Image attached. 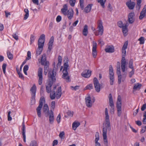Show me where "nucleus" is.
<instances>
[{"label":"nucleus","instance_id":"f704fd0d","mask_svg":"<svg viewBox=\"0 0 146 146\" xmlns=\"http://www.w3.org/2000/svg\"><path fill=\"white\" fill-rule=\"evenodd\" d=\"M134 85H135L133 88V89L134 90L139 89L142 85L141 84L139 83L135 84Z\"/></svg>","mask_w":146,"mask_h":146},{"label":"nucleus","instance_id":"3c124183","mask_svg":"<svg viewBox=\"0 0 146 146\" xmlns=\"http://www.w3.org/2000/svg\"><path fill=\"white\" fill-rule=\"evenodd\" d=\"M17 73L19 75V77L21 78V79H23L24 76L20 72V71L19 70L17 69Z\"/></svg>","mask_w":146,"mask_h":146},{"label":"nucleus","instance_id":"0e129e2a","mask_svg":"<svg viewBox=\"0 0 146 146\" xmlns=\"http://www.w3.org/2000/svg\"><path fill=\"white\" fill-rule=\"evenodd\" d=\"M61 119V116L60 114H58L56 118V120L58 123H59L60 122V119Z\"/></svg>","mask_w":146,"mask_h":146},{"label":"nucleus","instance_id":"c85d7f7f","mask_svg":"<svg viewBox=\"0 0 146 146\" xmlns=\"http://www.w3.org/2000/svg\"><path fill=\"white\" fill-rule=\"evenodd\" d=\"M36 90V87L35 85L34 84L33 85V86L30 89V91L32 92V95H34V96H35Z\"/></svg>","mask_w":146,"mask_h":146},{"label":"nucleus","instance_id":"58836bf2","mask_svg":"<svg viewBox=\"0 0 146 146\" xmlns=\"http://www.w3.org/2000/svg\"><path fill=\"white\" fill-rule=\"evenodd\" d=\"M56 96L55 91H53L52 93H51L50 95V98L51 99L53 100L55 99Z\"/></svg>","mask_w":146,"mask_h":146},{"label":"nucleus","instance_id":"69168bd1","mask_svg":"<svg viewBox=\"0 0 146 146\" xmlns=\"http://www.w3.org/2000/svg\"><path fill=\"white\" fill-rule=\"evenodd\" d=\"M143 116L144 117L143 119V123H145V122H146L145 120L146 119V111L144 112Z\"/></svg>","mask_w":146,"mask_h":146},{"label":"nucleus","instance_id":"aec40b11","mask_svg":"<svg viewBox=\"0 0 146 146\" xmlns=\"http://www.w3.org/2000/svg\"><path fill=\"white\" fill-rule=\"evenodd\" d=\"M126 4L129 8L130 9H133L135 5V3L133 2L130 1L127 2Z\"/></svg>","mask_w":146,"mask_h":146},{"label":"nucleus","instance_id":"c9c22d12","mask_svg":"<svg viewBox=\"0 0 146 146\" xmlns=\"http://www.w3.org/2000/svg\"><path fill=\"white\" fill-rule=\"evenodd\" d=\"M98 2L100 3L103 8L104 7V4L106 2V0H97Z\"/></svg>","mask_w":146,"mask_h":146},{"label":"nucleus","instance_id":"680f3d73","mask_svg":"<svg viewBox=\"0 0 146 146\" xmlns=\"http://www.w3.org/2000/svg\"><path fill=\"white\" fill-rule=\"evenodd\" d=\"M32 97L31 98V103L32 104H33L35 103V96H34V95H32Z\"/></svg>","mask_w":146,"mask_h":146},{"label":"nucleus","instance_id":"a19ab883","mask_svg":"<svg viewBox=\"0 0 146 146\" xmlns=\"http://www.w3.org/2000/svg\"><path fill=\"white\" fill-rule=\"evenodd\" d=\"M7 53L8 58L10 60H12L13 58V54L9 51H7Z\"/></svg>","mask_w":146,"mask_h":146},{"label":"nucleus","instance_id":"5701e85b","mask_svg":"<svg viewBox=\"0 0 146 146\" xmlns=\"http://www.w3.org/2000/svg\"><path fill=\"white\" fill-rule=\"evenodd\" d=\"M68 11V7L66 4L64 5L63 7L61 9V12L64 15L66 14Z\"/></svg>","mask_w":146,"mask_h":146},{"label":"nucleus","instance_id":"20e7f679","mask_svg":"<svg viewBox=\"0 0 146 146\" xmlns=\"http://www.w3.org/2000/svg\"><path fill=\"white\" fill-rule=\"evenodd\" d=\"M120 63L118 62L117 63V74L118 76V82L119 84H120L121 83V81H124L125 79V76L123 75L122 77L121 74L120 68Z\"/></svg>","mask_w":146,"mask_h":146},{"label":"nucleus","instance_id":"4d7b16f0","mask_svg":"<svg viewBox=\"0 0 146 146\" xmlns=\"http://www.w3.org/2000/svg\"><path fill=\"white\" fill-rule=\"evenodd\" d=\"M93 86L92 84H90L88 85H87L86 87V89H89L90 90L93 88Z\"/></svg>","mask_w":146,"mask_h":146},{"label":"nucleus","instance_id":"72a5a7b5","mask_svg":"<svg viewBox=\"0 0 146 146\" xmlns=\"http://www.w3.org/2000/svg\"><path fill=\"white\" fill-rule=\"evenodd\" d=\"M62 60V58L61 56H59L58 58V63L57 64L56 66L58 67H59L61 65Z\"/></svg>","mask_w":146,"mask_h":146},{"label":"nucleus","instance_id":"1a4fd4ad","mask_svg":"<svg viewBox=\"0 0 146 146\" xmlns=\"http://www.w3.org/2000/svg\"><path fill=\"white\" fill-rule=\"evenodd\" d=\"M45 101V100L44 98L41 97L39 101V104L36 109L37 115L39 117H41V110L43 105V103Z\"/></svg>","mask_w":146,"mask_h":146},{"label":"nucleus","instance_id":"b1692460","mask_svg":"<svg viewBox=\"0 0 146 146\" xmlns=\"http://www.w3.org/2000/svg\"><path fill=\"white\" fill-rule=\"evenodd\" d=\"M102 135L104 144L105 146H108V141L107 139V134L105 133H103Z\"/></svg>","mask_w":146,"mask_h":146},{"label":"nucleus","instance_id":"4be33fe9","mask_svg":"<svg viewBox=\"0 0 146 146\" xmlns=\"http://www.w3.org/2000/svg\"><path fill=\"white\" fill-rule=\"evenodd\" d=\"M62 94V90L61 87H59L57 89L56 92V97L57 99H58L60 98Z\"/></svg>","mask_w":146,"mask_h":146},{"label":"nucleus","instance_id":"bf43d9fd","mask_svg":"<svg viewBox=\"0 0 146 146\" xmlns=\"http://www.w3.org/2000/svg\"><path fill=\"white\" fill-rule=\"evenodd\" d=\"M134 73V69H132V70L129 73V76L130 78H131Z\"/></svg>","mask_w":146,"mask_h":146},{"label":"nucleus","instance_id":"a18cd8bd","mask_svg":"<svg viewBox=\"0 0 146 146\" xmlns=\"http://www.w3.org/2000/svg\"><path fill=\"white\" fill-rule=\"evenodd\" d=\"M45 35L44 34H42L41 35L40 37L38 39V40H40V41H43L44 42L45 41Z\"/></svg>","mask_w":146,"mask_h":146},{"label":"nucleus","instance_id":"f8f14e48","mask_svg":"<svg viewBox=\"0 0 146 146\" xmlns=\"http://www.w3.org/2000/svg\"><path fill=\"white\" fill-rule=\"evenodd\" d=\"M94 87L96 91L99 92L100 91V84L98 79L94 78L93 80Z\"/></svg>","mask_w":146,"mask_h":146},{"label":"nucleus","instance_id":"6ab92c4d","mask_svg":"<svg viewBox=\"0 0 146 146\" xmlns=\"http://www.w3.org/2000/svg\"><path fill=\"white\" fill-rule=\"evenodd\" d=\"M22 134L23 136V139L25 142H26V136H25V127L24 125V122H23L22 124Z\"/></svg>","mask_w":146,"mask_h":146},{"label":"nucleus","instance_id":"7c9ffc66","mask_svg":"<svg viewBox=\"0 0 146 146\" xmlns=\"http://www.w3.org/2000/svg\"><path fill=\"white\" fill-rule=\"evenodd\" d=\"M92 5V4H90L87 5L84 9V11L86 13H88L90 12L91 9V7Z\"/></svg>","mask_w":146,"mask_h":146},{"label":"nucleus","instance_id":"c03bdc74","mask_svg":"<svg viewBox=\"0 0 146 146\" xmlns=\"http://www.w3.org/2000/svg\"><path fill=\"white\" fill-rule=\"evenodd\" d=\"M59 137L61 139H64L65 137V133L64 131H62L60 132Z\"/></svg>","mask_w":146,"mask_h":146},{"label":"nucleus","instance_id":"423d86ee","mask_svg":"<svg viewBox=\"0 0 146 146\" xmlns=\"http://www.w3.org/2000/svg\"><path fill=\"white\" fill-rule=\"evenodd\" d=\"M121 98L120 96H118L117 101L116 107L117 113L118 116H120L121 113Z\"/></svg>","mask_w":146,"mask_h":146},{"label":"nucleus","instance_id":"0eeeda50","mask_svg":"<svg viewBox=\"0 0 146 146\" xmlns=\"http://www.w3.org/2000/svg\"><path fill=\"white\" fill-rule=\"evenodd\" d=\"M98 34L96 33L95 35L96 36L98 35H102L104 32V27L103 26V23L101 20H99L97 22Z\"/></svg>","mask_w":146,"mask_h":146},{"label":"nucleus","instance_id":"f03ea898","mask_svg":"<svg viewBox=\"0 0 146 146\" xmlns=\"http://www.w3.org/2000/svg\"><path fill=\"white\" fill-rule=\"evenodd\" d=\"M105 123L104 124L103 129V133L107 134V130L110 131L111 130V125L109 119V116L108 113V110L107 108L105 110Z\"/></svg>","mask_w":146,"mask_h":146},{"label":"nucleus","instance_id":"473e14b6","mask_svg":"<svg viewBox=\"0 0 146 146\" xmlns=\"http://www.w3.org/2000/svg\"><path fill=\"white\" fill-rule=\"evenodd\" d=\"M24 12H25V14L24 16V20H26L29 17V11L28 9H24Z\"/></svg>","mask_w":146,"mask_h":146},{"label":"nucleus","instance_id":"e433bc0d","mask_svg":"<svg viewBox=\"0 0 146 146\" xmlns=\"http://www.w3.org/2000/svg\"><path fill=\"white\" fill-rule=\"evenodd\" d=\"M43 50L41 48H38L36 52V56H38L42 52V50Z\"/></svg>","mask_w":146,"mask_h":146},{"label":"nucleus","instance_id":"13d9d810","mask_svg":"<svg viewBox=\"0 0 146 146\" xmlns=\"http://www.w3.org/2000/svg\"><path fill=\"white\" fill-rule=\"evenodd\" d=\"M109 102L110 106L111 107H114V105L113 99L109 100Z\"/></svg>","mask_w":146,"mask_h":146},{"label":"nucleus","instance_id":"338daca9","mask_svg":"<svg viewBox=\"0 0 146 146\" xmlns=\"http://www.w3.org/2000/svg\"><path fill=\"white\" fill-rule=\"evenodd\" d=\"M67 113L68 116L72 117L73 114V112L70 111H68L67 112Z\"/></svg>","mask_w":146,"mask_h":146},{"label":"nucleus","instance_id":"7ed1b4c3","mask_svg":"<svg viewBox=\"0 0 146 146\" xmlns=\"http://www.w3.org/2000/svg\"><path fill=\"white\" fill-rule=\"evenodd\" d=\"M64 61H66L64 65V68L62 71L63 74L62 78L65 80L67 82L70 81V76H68V74L67 71L68 68V59L67 58H65Z\"/></svg>","mask_w":146,"mask_h":146},{"label":"nucleus","instance_id":"9b49d317","mask_svg":"<svg viewBox=\"0 0 146 146\" xmlns=\"http://www.w3.org/2000/svg\"><path fill=\"white\" fill-rule=\"evenodd\" d=\"M41 63L42 65H44V70L48 71V62L46 60V57L45 54H43L42 56Z\"/></svg>","mask_w":146,"mask_h":146},{"label":"nucleus","instance_id":"ea45409f","mask_svg":"<svg viewBox=\"0 0 146 146\" xmlns=\"http://www.w3.org/2000/svg\"><path fill=\"white\" fill-rule=\"evenodd\" d=\"M137 4L136 7L138 10H139L141 7V0H137Z\"/></svg>","mask_w":146,"mask_h":146},{"label":"nucleus","instance_id":"603ef678","mask_svg":"<svg viewBox=\"0 0 146 146\" xmlns=\"http://www.w3.org/2000/svg\"><path fill=\"white\" fill-rule=\"evenodd\" d=\"M128 44V42L127 41H126L124 43L123 45L122 48V49H125L127 48V46Z\"/></svg>","mask_w":146,"mask_h":146},{"label":"nucleus","instance_id":"2eb2a0df","mask_svg":"<svg viewBox=\"0 0 146 146\" xmlns=\"http://www.w3.org/2000/svg\"><path fill=\"white\" fill-rule=\"evenodd\" d=\"M93 47H92V55L94 58H96L97 54V43L95 41L93 42Z\"/></svg>","mask_w":146,"mask_h":146},{"label":"nucleus","instance_id":"79ce46f5","mask_svg":"<svg viewBox=\"0 0 146 146\" xmlns=\"http://www.w3.org/2000/svg\"><path fill=\"white\" fill-rule=\"evenodd\" d=\"M133 60L131 59L129 62V68L132 69H134L133 67Z\"/></svg>","mask_w":146,"mask_h":146},{"label":"nucleus","instance_id":"412c9836","mask_svg":"<svg viewBox=\"0 0 146 146\" xmlns=\"http://www.w3.org/2000/svg\"><path fill=\"white\" fill-rule=\"evenodd\" d=\"M146 12V5L144 6L142 11L141 12L140 15L139 17V19L140 20L142 19L145 17Z\"/></svg>","mask_w":146,"mask_h":146},{"label":"nucleus","instance_id":"774afa93","mask_svg":"<svg viewBox=\"0 0 146 146\" xmlns=\"http://www.w3.org/2000/svg\"><path fill=\"white\" fill-rule=\"evenodd\" d=\"M145 109H146V104H145L142 106L141 109L142 111H143Z\"/></svg>","mask_w":146,"mask_h":146},{"label":"nucleus","instance_id":"f257e3e1","mask_svg":"<svg viewBox=\"0 0 146 146\" xmlns=\"http://www.w3.org/2000/svg\"><path fill=\"white\" fill-rule=\"evenodd\" d=\"M56 69L54 67L52 71H49L48 74V80L46 84V92L49 93L51 92V87L54 82L56 80Z\"/></svg>","mask_w":146,"mask_h":146},{"label":"nucleus","instance_id":"49530a36","mask_svg":"<svg viewBox=\"0 0 146 146\" xmlns=\"http://www.w3.org/2000/svg\"><path fill=\"white\" fill-rule=\"evenodd\" d=\"M95 142L98 141L99 139V133L96 132L95 135Z\"/></svg>","mask_w":146,"mask_h":146},{"label":"nucleus","instance_id":"6e6552de","mask_svg":"<svg viewBox=\"0 0 146 146\" xmlns=\"http://www.w3.org/2000/svg\"><path fill=\"white\" fill-rule=\"evenodd\" d=\"M86 104L88 108H91L92 106L93 103L94 102L95 99L94 98L91 100V98L90 95H88L85 99Z\"/></svg>","mask_w":146,"mask_h":146},{"label":"nucleus","instance_id":"052dcab7","mask_svg":"<svg viewBox=\"0 0 146 146\" xmlns=\"http://www.w3.org/2000/svg\"><path fill=\"white\" fill-rule=\"evenodd\" d=\"M79 86H76L75 87H73L72 86H70L71 88L73 90H76L77 89H78Z\"/></svg>","mask_w":146,"mask_h":146},{"label":"nucleus","instance_id":"09e8293b","mask_svg":"<svg viewBox=\"0 0 146 146\" xmlns=\"http://www.w3.org/2000/svg\"><path fill=\"white\" fill-rule=\"evenodd\" d=\"M35 36L33 35H31L30 38L31 44L34 41L35 39Z\"/></svg>","mask_w":146,"mask_h":146},{"label":"nucleus","instance_id":"de8ad7c7","mask_svg":"<svg viewBox=\"0 0 146 146\" xmlns=\"http://www.w3.org/2000/svg\"><path fill=\"white\" fill-rule=\"evenodd\" d=\"M76 0H70L69 3L70 5L72 7H74L75 5Z\"/></svg>","mask_w":146,"mask_h":146},{"label":"nucleus","instance_id":"2f4dec72","mask_svg":"<svg viewBox=\"0 0 146 146\" xmlns=\"http://www.w3.org/2000/svg\"><path fill=\"white\" fill-rule=\"evenodd\" d=\"M44 42L43 41H40L38 40V48L43 49L44 46Z\"/></svg>","mask_w":146,"mask_h":146},{"label":"nucleus","instance_id":"4468645a","mask_svg":"<svg viewBox=\"0 0 146 146\" xmlns=\"http://www.w3.org/2000/svg\"><path fill=\"white\" fill-rule=\"evenodd\" d=\"M135 20V14L133 12L130 13L128 16L127 21L129 24H132Z\"/></svg>","mask_w":146,"mask_h":146},{"label":"nucleus","instance_id":"8fccbe9b","mask_svg":"<svg viewBox=\"0 0 146 146\" xmlns=\"http://www.w3.org/2000/svg\"><path fill=\"white\" fill-rule=\"evenodd\" d=\"M7 65V64L5 63L3 64L2 65V69L3 72L4 74H5L6 73L5 69Z\"/></svg>","mask_w":146,"mask_h":146},{"label":"nucleus","instance_id":"6e6d98bb","mask_svg":"<svg viewBox=\"0 0 146 146\" xmlns=\"http://www.w3.org/2000/svg\"><path fill=\"white\" fill-rule=\"evenodd\" d=\"M118 26L120 28H122L124 27L122 22L121 21H119L118 22Z\"/></svg>","mask_w":146,"mask_h":146},{"label":"nucleus","instance_id":"393cba45","mask_svg":"<svg viewBox=\"0 0 146 146\" xmlns=\"http://www.w3.org/2000/svg\"><path fill=\"white\" fill-rule=\"evenodd\" d=\"M82 34L85 36H86L88 34V26L86 25H85L84 27Z\"/></svg>","mask_w":146,"mask_h":146},{"label":"nucleus","instance_id":"a211bd4d","mask_svg":"<svg viewBox=\"0 0 146 146\" xmlns=\"http://www.w3.org/2000/svg\"><path fill=\"white\" fill-rule=\"evenodd\" d=\"M73 15V11L72 9L71 8L69 9L66 13V14L65 16H67L68 19L70 20L72 18Z\"/></svg>","mask_w":146,"mask_h":146},{"label":"nucleus","instance_id":"37998d69","mask_svg":"<svg viewBox=\"0 0 146 146\" xmlns=\"http://www.w3.org/2000/svg\"><path fill=\"white\" fill-rule=\"evenodd\" d=\"M37 143L36 141L33 140L31 141L30 146H37Z\"/></svg>","mask_w":146,"mask_h":146},{"label":"nucleus","instance_id":"5fc2aeb1","mask_svg":"<svg viewBox=\"0 0 146 146\" xmlns=\"http://www.w3.org/2000/svg\"><path fill=\"white\" fill-rule=\"evenodd\" d=\"M27 57L26 60H29L31 58V52L30 51H28L27 53Z\"/></svg>","mask_w":146,"mask_h":146},{"label":"nucleus","instance_id":"9d476101","mask_svg":"<svg viewBox=\"0 0 146 146\" xmlns=\"http://www.w3.org/2000/svg\"><path fill=\"white\" fill-rule=\"evenodd\" d=\"M109 74L110 84L111 85H112L113 84L114 78V73L113 72V68L111 65H110L109 66Z\"/></svg>","mask_w":146,"mask_h":146},{"label":"nucleus","instance_id":"c756f323","mask_svg":"<svg viewBox=\"0 0 146 146\" xmlns=\"http://www.w3.org/2000/svg\"><path fill=\"white\" fill-rule=\"evenodd\" d=\"M105 51L107 52H113L114 51V48L113 46H109L105 49Z\"/></svg>","mask_w":146,"mask_h":146},{"label":"nucleus","instance_id":"bb28decb","mask_svg":"<svg viewBox=\"0 0 146 146\" xmlns=\"http://www.w3.org/2000/svg\"><path fill=\"white\" fill-rule=\"evenodd\" d=\"M49 109L48 105L47 104H45L43 107V112L46 114V117L47 116V113L48 114Z\"/></svg>","mask_w":146,"mask_h":146},{"label":"nucleus","instance_id":"e2e57ef3","mask_svg":"<svg viewBox=\"0 0 146 146\" xmlns=\"http://www.w3.org/2000/svg\"><path fill=\"white\" fill-rule=\"evenodd\" d=\"M11 113V111H9L8 113V120L9 121H10L12 120V117L10 116V114Z\"/></svg>","mask_w":146,"mask_h":146},{"label":"nucleus","instance_id":"4c0bfd02","mask_svg":"<svg viewBox=\"0 0 146 146\" xmlns=\"http://www.w3.org/2000/svg\"><path fill=\"white\" fill-rule=\"evenodd\" d=\"M138 40L140 41L139 44H143L144 43L145 38L141 36L138 39Z\"/></svg>","mask_w":146,"mask_h":146},{"label":"nucleus","instance_id":"a878e982","mask_svg":"<svg viewBox=\"0 0 146 146\" xmlns=\"http://www.w3.org/2000/svg\"><path fill=\"white\" fill-rule=\"evenodd\" d=\"M128 26V24L127 23H126L123 27L122 28V32L123 33L124 35L125 36L127 34L126 33L127 32V27Z\"/></svg>","mask_w":146,"mask_h":146},{"label":"nucleus","instance_id":"39448f33","mask_svg":"<svg viewBox=\"0 0 146 146\" xmlns=\"http://www.w3.org/2000/svg\"><path fill=\"white\" fill-rule=\"evenodd\" d=\"M126 54L125 49H122V58L121 62V68L122 71L124 72L125 70V66L126 64V61L125 58V56Z\"/></svg>","mask_w":146,"mask_h":146},{"label":"nucleus","instance_id":"dca6fc26","mask_svg":"<svg viewBox=\"0 0 146 146\" xmlns=\"http://www.w3.org/2000/svg\"><path fill=\"white\" fill-rule=\"evenodd\" d=\"M92 71L89 70H86L82 73V76L85 78L89 77L91 75Z\"/></svg>","mask_w":146,"mask_h":146},{"label":"nucleus","instance_id":"864d4df0","mask_svg":"<svg viewBox=\"0 0 146 146\" xmlns=\"http://www.w3.org/2000/svg\"><path fill=\"white\" fill-rule=\"evenodd\" d=\"M55 101H52L51 103V109L54 110L55 108Z\"/></svg>","mask_w":146,"mask_h":146},{"label":"nucleus","instance_id":"f3484780","mask_svg":"<svg viewBox=\"0 0 146 146\" xmlns=\"http://www.w3.org/2000/svg\"><path fill=\"white\" fill-rule=\"evenodd\" d=\"M48 114L49 116V123L52 124L54 122V113L52 111V110H50Z\"/></svg>","mask_w":146,"mask_h":146},{"label":"nucleus","instance_id":"ddd939ff","mask_svg":"<svg viewBox=\"0 0 146 146\" xmlns=\"http://www.w3.org/2000/svg\"><path fill=\"white\" fill-rule=\"evenodd\" d=\"M42 69L41 68H39L38 71V76L39 77L38 84L39 85H41L42 82Z\"/></svg>","mask_w":146,"mask_h":146},{"label":"nucleus","instance_id":"cd10ccee","mask_svg":"<svg viewBox=\"0 0 146 146\" xmlns=\"http://www.w3.org/2000/svg\"><path fill=\"white\" fill-rule=\"evenodd\" d=\"M80 124L78 122L74 121L72 124V128L73 129L75 130L76 128L78 127Z\"/></svg>","mask_w":146,"mask_h":146}]
</instances>
